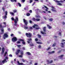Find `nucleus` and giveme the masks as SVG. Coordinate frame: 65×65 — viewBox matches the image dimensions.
I'll return each instance as SVG.
<instances>
[{
	"label": "nucleus",
	"instance_id": "f257e3e1",
	"mask_svg": "<svg viewBox=\"0 0 65 65\" xmlns=\"http://www.w3.org/2000/svg\"><path fill=\"white\" fill-rule=\"evenodd\" d=\"M23 22L24 23V24L25 25L24 26V28L25 30L26 29H28V27L27 25L28 24V21L27 20H25V19H23Z\"/></svg>",
	"mask_w": 65,
	"mask_h": 65
},
{
	"label": "nucleus",
	"instance_id": "f03ea898",
	"mask_svg": "<svg viewBox=\"0 0 65 65\" xmlns=\"http://www.w3.org/2000/svg\"><path fill=\"white\" fill-rule=\"evenodd\" d=\"M11 19L12 21H14V23H15L14 25L17 27L18 26V24H17L18 23V22H19V18L17 17H16L15 18V19L13 17H12Z\"/></svg>",
	"mask_w": 65,
	"mask_h": 65
},
{
	"label": "nucleus",
	"instance_id": "7ed1b4c3",
	"mask_svg": "<svg viewBox=\"0 0 65 65\" xmlns=\"http://www.w3.org/2000/svg\"><path fill=\"white\" fill-rule=\"evenodd\" d=\"M17 40H18L17 38L15 37H13L12 39V41H13L14 42H15V41H17Z\"/></svg>",
	"mask_w": 65,
	"mask_h": 65
},
{
	"label": "nucleus",
	"instance_id": "20e7f679",
	"mask_svg": "<svg viewBox=\"0 0 65 65\" xmlns=\"http://www.w3.org/2000/svg\"><path fill=\"white\" fill-rule=\"evenodd\" d=\"M26 35L27 37H29V38H31L32 36L31 34L30 33H29L28 34L26 33Z\"/></svg>",
	"mask_w": 65,
	"mask_h": 65
},
{
	"label": "nucleus",
	"instance_id": "39448f33",
	"mask_svg": "<svg viewBox=\"0 0 65 65\" xmlns=\"http://www.w3.org/2000/svg\"><path fill=\"white\" fill-rule=\"evenodd\" d=\"M32 20L33 21H35V22H36V21L37 22H38V21H40V19H35V18H33Z\"/></svg>",
	"mask_w": 65,
	"mask_h": 65
},
{
	"label": "nucleus",
	"instance_id": "423d86ee",
	"mask_svg": "<svg viewBox=\"0 0 65 65\" xmlns=\"http://www.w3.org/2000/svg\"><path fill=\"white\" fill-rule=\"evenodd\" d=\"M47 62L48 64H51L53 62V60H51L50 61L49 60H47Z\"/></svg>",
	"mask_w": 65,
	"mask_h": 65
},
{
	"label": "nucleus",
	"instance_id": "0eeeda50",
	"mask_svg": "<svg viewBox=\"0 0 65 65\" xmlns=\"http://www.w3.org/2000/svg\"><path fill=\"white\" fill-rule=\"evenodd\" d=\"M20 41H22V43L23 44L25 45L26 44L25 43V42L24 41V40L22 39H20L19 40Z\"/></svg>",
	"mask_w": 65,
	"mask_h": 65
},
{
	"label": "nucleus",
	"instance_id": "6e6552de",
	"mask_svg": "<svg viewBox=\"0 0 65 65\" xmlns=\"http://www.w3.org/2000/svg\"><path fill=\"white\" fill-rule=\"evenodd\" d=\"M7 61H6V59H4V60H2V63L4 64L5 63H7Z\"/></svg>",
	"mask_w": 65,
	"mask_h": 65
},
{
	"label": "nucleus",
	"instance_id": "1a4fd4ad",
	"mask_svg": "<svg viewBox=\"0 0 65 65\" xmlns=\"http://www.w3.org/2000/svg\"><path fill=\"white\" fill-rule=\"evenodd\" d=\"M1 31L2 32L1 33V34H3L4 33V29L2 28Z\"/></svg>",
	"mask_w": 65,
	"mask_h": 65
},
{
	"label": "nucleus",
	"instance_id": "9d476101",
	"mask_svg": "<svg viewBox=\"0 0 65 65\" xmlns=\"http://www.w3.org/2000/svg\"><path fill=\"white\" fill-rule=\"evenodd\" d=\"M2 54H3V53H4V51H5V49L4 47H3L2 49Z\"/></svg>",
	"mask_w": 65,
	"mask_h": 65
},
{
	"label": "nucleus",
	"instance_id": "9b49d317",
	"mask_svg": "<svg viewBox=\"0 0 65 65\" xmlns=\"http://www.w3.org/2000/svg\"><path fill=\"white\" fill-rule=\"evenodd\" d=\"M4 37H5L6 38H7V37H8V36L7 34H5L4 35Z\"/></svg>",
	"mask_w": 65,
	"mask_h": 65
},
{
	"label": "nucleus",
	"instance_id": "f8f14e48",
	"mask_svg": "<svg viewBox=\"0 0 65 65\" xmlns=\"http://www.w3.org/2000/svg\"><path fill=\"white\" fill-rule=\"evenodd\" d=\"M51 10L52 11H53L54 12H57V11L55 9V8L54 9H51Z\"/></svg>",
	"mask_w": 65,
	"mask_h": 65
},
{
	"label": "nucleus",
	"instance_id": "ddd939ff",
	"mask_svg": "<svg viewBox=\"0 0 65 65\" xmlns=\"http://www.w3.org/2000/svg\"><path fill=\"white\" fill-rule=\"evenodd\" d=\"M47 27L48 28V29H52V26H51L50 25H47Z\"/></svg>",
	"mask_w": 65,
	"mask_h": 65
},
{
	"label": "nucleus",
	"instance_id": "4468645a",
	"mask_svg": "<svg viewBox=\"0 0 65 65\" xmlns=\"http://www.w3.org/2000/svg\"><path fill=\"white\" fill-rule=\"evenodd\" d=\"M46 27L45 26H44L43 28V31L44 32H46Z\"/></svg>",
	"mask_w": 65,
	"mask_h": 65
},
{
	"label": "nucleus",
	"instance_id": "2eb2a0df",
	"mask_svg": "<svg viewBox=\"0 0 65 65\" xmlns=\"http://www.w3.org/2000/svg\"><path fill=\"white\" fill-rule=\"evenodd\" d=\"M20 52V50H17V52H16V55H18Z\"/></svg>",
	"mask_w": 65,
	"mask_h": 65
},
{
	"label": "nucleus",
	"instance_id": "dca6fc26",
	"mask_svg": "<svg viewBox=\"0 0 65 65\" xmlns=\"http://www.w3.org/2000/svg\"><path fill=\"white\" fill-rule=\"evenodd\" d=\"M27 53L28 55H29V56H31V54L29 52H27Z\"/></svg>",
	"mask_w": 65,
	"mask_h": 65
},
{
	"label": "nucleus",
	"instance_id": "f3484780",
	"mask_svg": "<svg viewBox=\"0 0 65 65\" xmlns=\"http://www.w3.org/2000/svg\"><path fill=\"white\" fill-rule=\"evenodd\" d=\"M18 63L19 65H23V63H20L19 61H18Z\"/></svg>",
	"mask_w": 65,
	"mask_h": 65
},
{
	"label": "nucleus",
	"instance_id": "a211bd4d",
	"mask_svg": "<svg viewBox=\"0 0 65 65\" xmlns=\"http://www.w3.org/2000/svg\"><path fill=\"white\" fill-rule=\"evenodd\" d=\"M10 13L11 15H13L14 14V13L13 12H10Z\"/></svg>",
	"mask_w": 65,
	"mask_h": 65
},
{
	"label": "nucleus",
	"instance_id": "6ab92c4d",
	"mask_svg": "<svg viewBox=\"0 0 65 65\" xmlns=\"http://www.w3.org/2000/svg\"><path fill=\"white\" fill-rule=\"evenodd\" d=\"M13 11L14 13H15L17 12V10H13Z\"/></svg>",
	"mask_w": 65,
	"mask_h": 65
},
{
	"label": "nucleus",
	"instance_id": "aec40b11",
	"mask_svg": "<svg viewBox=\"0 0 65 65\" xmlns=\"http://www.w3.org/2000/svg\"><path fill=\"white\" fill-rule=\"evenodd\" d=\"M10 1L12 2H13L14 1V2H17V0H10Z\"/></svg>",
	"mask_w": 65,
	"mask_h": 65
},
{
	"label": "nucleus",
	"instance_id": "412c9836",
	"mask_svg": "<svg viewBox=\"0 0 65 65\" xmlns=\"http://www.w3.org/2000/svg\"><path fill=\"white\" fill-rule=\"evenodd\" d=\"M63 56H64V55L62 54L59 56V57L60 58H62V57H63Z\"/></svg>",
	"mask_w": 65,
	"mask_h": 65
},
{
	"label": "nucleus",
	"instance_id": "4be33fe9",
	"mask_svg": "<svg viewBox=\"0 0 65 65\" xmlns=\"http://www.w3.org/2000/svg\"><path fill=\"white\" fill-rule=\"evenodd\" d=\"M29 29V30H33V28L32 27H30Z\"/></svg>",
	"mask_w": 65,
	"mask_h": 65
},
{
	"label": "nucleus",
	"instance_id": "5701e85b",
	"mask_svg": "<svg viewBox=\"0 0 65 65\" xmlns=\"http://www.w3.org/2000/svg\"><path fill=\"white\" fill-rule=\"evenodd\" d=\"M37 43H38V44H42V42H37Z\"/></svg>",
	"mask_w": 65,
	"mask_h": 65
},
{
	"label": "nucleus",
	"instance_id": "b1692460",
	"mask_svg": "<svg viewBox=\"0 0 65 65\" xmlns=\"http://www.w3.org/2000/svg\"><path fill=\"white\" fill-rule=\"evenodd\" d=\"M18 5H19V7H21V6H22V5H21V4H20V3H18Z\"/></svg>",
	"mask_w": 65,
	"mask_h": 65
},
{
	"label": "nucleus",
	"instance_id": "393cba45",
	"mask_svg": "<svg viewBox=\"0 0 65 65\" xmlns=\"http://www.w3.org/2000/svg\"><path fill=\"white\" fill-rule=\"evenodd\" d=\"M57 5H59L60 6H62V4L61 3H58L57 4Z\"/></svg>",
	"mask_w": 65,
	"mask_h": 65
},
{
	"label": "nucleus",
	"instance_id": "a878e982",
	"mask_svg": "<svg viewBox=\"0 0 65 65\" xmlns=\"http://www.w3.org/2000/svg\"><path fill=\"white\" fill-rule=\"evenodd\" d=\"M26 15L27 16V17H29V16H30V13H27L26 14Z\"/></svg>",
	"mask_w": 65,
	"mask_h": 65
},
{
	"label": "nucleus",
	"instance_id": "bb28decb",
	"mask_svg": "<svg viewBox=\"0 0 65 65\" xmlns=\"http://www.w3.org/2000/svg\"><path fill=\"white\" fill-rule=\"evenodd\" d=\"M4 28V27L2 26V25L0 24V28L1 29V28Z\"/></svg>",
	"mask_w": 65,
	"mask_h": 65
},
{
	"label": "nucleus",
	"instance_id": "cd10ccee",
	"mask_svg": "<svg viewBox=\"0 0 65 65\" xmlns=\"http://www.w3.org/2000/svg\"><path fill=\"white\" fill-rule=\"evenodd\" d=\"M49 20L50 22H52V21H53V18H51L49 19Z\"/></svg>",
	"mask_w": 65,
	"mask_h": 65
},
{
	"label": "nucleus",
	"instance_id": "c85d7f7f",
	"mask_svg": "<svg viewBox=\"0 0 65 65\" xmlns=\"http://www.w3.org/2000/svg\"><path fill=\"white\" fill-rule=\"evenodd\" d=\"M7 54H8L7 52H5L4 55V57H5V56H6V55Z\"/></svg>",
	"mask_w": 65,
	"mask_h": 65
},
{
	"label": "nucleus",
	"instance_id": "c756f323",
	"mask_svg": "<svg viewBox=\"0 0 65 65\" xmlns=\"http://www.w3.org/2000/svg\"><path fill=\"white\" fill-rule=\"evenodd\" d=\"M38 47L40 49L41 48V46L40 45H39L38 46Z\"/></svg>",
	"mask_w": 65,
	"mask_h": 65
},
{
	"label": "nucleus",
	"instance_id": "7c9ffc66",
	"mask_svg": "<svg viewBox=\"0 0 65 65\" xmlns=\"http://www.w3.org/2000/svg\"><path fill=\"white\" fill-rule=\"evenodd\" d=\"M38 38H41V35H39V34L38 35Z\"/></svg>",
	"mask_w": 65,
	"mask_h": 65
},
{
	"label": "nucleus",
	"instance_id": "2f4dec72",
	"mask_svg": "<svg viewBox=\"0 0 65 65\" xmlns=\"http://www.w3.org/2000/svg\"><path fill=\"white\" fill-rule=\"evenodd\" d=\"M7 15H5L4 17V18L5 19H6L7 18Z\"/></svg>",
	"mask_w": 65,
	"mask_h": 65
},
{
	"label": "nucleus",
	"instance_id": "473e14b6",
	"mask_svg": "<svg viewBox=\"0 0 65 65\" xmlns=\"http://www.w3.org/2000/svg\"><path fill=\"white\" fill-rule=\"evenodd\" d=\"M56 2H57V3H61V1H58L56 0Z\"/></svg>",
	"mask_w": 65,
	"mask_h": 65
},
{
	"label": "nucleus",
	"instance_id": "72a5a7b5",
	"mask_svg": "<svg viewBox=\"0 0 65 65\" xmlns=\"http://www.w3.org/2000/svg\"><path fill=\"white\" fill-rule=\"evenodd\" d=\"M27 40L29 41H30L31 40H32V39L30 38V39H28Z\"/></svg>",
	"mask_w": 65,
	"mask_h": 65
},
{
	"label": "nucleus",
	"instance_id": "f704fd0d",
	"mask_svg": "<svg viewBox=\"0 0 65 65\" xmlns=\"http://www.w3.org/2000/svg\"><path fill=\"white\" fill-rule=\"evenodd\" d=\"M33 0H29V3H31L32 2Z\"/></svg>",
	"mask_w": 65,
	"mask_h": 65
},
{
	"label": "nucleus",
	"instance_id": "c9c22d12",
	"mask_svg": "<svg viewBox=\"0 0 65 65\" xmlns=\"http://www.w3.org/2000/svg\"><path fill=\"white\" fill-rule=\"evenodd\" d=\"M30 46H34V44H30Z\"/></svg>",
	"mask_w": 65,
	"mask_h": 65
},
{
	"label": "nucleus",
	"instance_id": "e433bc0d",
	"mask_svg": "<svg viewBox=\"0 0 65 65\" xmlns=\"http://www.w3.org/2000/svg\"><path fill=\"white\" fill-rule=\"evenodd\" d=\"M5 15H7V11H6L5 12Z\"/></svg>",
	"mask_w": 65,
	"mask_h": 65
},
{
	"label": "nucleus",
	"instance_id": "4c0bfd02",
	"mask_svg": "<svg viewBox=\"0 0 65 65\" xmlns=\"http://www.w3.org/2000/svg\"><path fill=\"white\" fill-rule=\"evenodd\" d=\"M38 41V39L37 38H36L35 39V41Z\"/></svg>",
	"mask_w": 65,
	"mask_h": 65
},
{
	"label": "nucleus",
	"instance_id": "58836bf2",
	"mask_svg": "<svg viewBox=\"0 0 65 65\" xmlns=\"http://www.w3.org/2000/svg\"><path fill=\"white\" fill-rule=\"evenodd\" d=\"M17 43L18 44H19L20 43H21V42L20 41H18L17 42Z\"/></svg>",
	"mask_w": 65,
	"mask_h": 65
},
{
	"label": "nucleus",
	"instance_id": "ea45409f",
	"mask_svg": "<svg viewBox=\"0 0 65 65\" xmlns=\"http://www.w3.org/2000/svg\"><path fill=\"white\" fill-rule=\"evenodd\" d=\"M34 25H35V27H38V25L37 24H35Z\"/></svg>",
	"mask_w": 65,
	"mask_h": 65
},
{
	"label": "nucleus",
	"instance_id": "a19ab883",
	"mask_svg": "<svg viewBox=\"0 0 65 65\" xmlns=\"http://www.w3.org/2000/svg\"><path fill=\"white\" fill-rule=\"evenodd\" d=\"M51 47H48L47 48V51H48L49 50H50V49H51Z\"/></svg>",
	"mask_w": 65,
	"mask_h": 65
},
{
	"label": "nucleus",
	"instance_id": "79ce46f5",
	"mask_svg": "<svg viewBox=\"0 0 65 65\" xmlns=\"http://www.w3.org/2000/svg\"><path fill=\"white\" fill-rule=\"evenodd\" d=\"M56 46V44L55 43H54V44H53L52 45V46Z\"/></svg>",
	"mask_w": 65,
	"mask_h": 65
},
{
	"label": "nucleus",
	"instance_id": "37998d69",
	"mask_svg": "<svg viewBox=\"0 0 65 65\" xmlns=\"http://www.w3.org/2000/svg\"><path fill=\"white\" fill-rule=\"evenodd\" d=\"M2 10L4 12V11H5V8H3Z\"/></svg>",
	"mask_w": 65,
	"mask_h": 65
},
{
	"label": "nucleus",
	"instance_id": "c03bdc74",
	"mask_svg": "<svg viewBox=\"0 0 65 65\" xmlns=\"http://www.w3.org/2000/svg\"><path fill=\"white\" fill-rule=\"evenodd\" d=\"M19 57L21 58H22L23 57V55H19Z\"/></svg>",
	"mask_w": 65,
	"mask_h": 65
},
{
	"label": "nucleus",
	"instance_id": "a18cd8bd",
	"mask_svg": "<svg viewBox=\"0 0 65 65\" xmlns=\"http://www.w3.org/2000/svg\"><path fill=\"white\" fill-rule=\"evenodd\" d=\"M25 0H22L21 1V2H23V3H24V2H25Z\"/></svg>",
	"mask_w": 65,
	"mask_h": 65
},
{
	"label": "nucleus",
	"instance_id": "49530a36",
	"mask_svg": "<svg viewBox=\"0 0 65 65\" xmlns=\"http://www.w3.org/2000/svg\"><path fill=\"white\" fill-rule=\"evenodd\" d=\"M61 51L60 50L57 53H58V54H60V53H61Z\"/></svg>",
	"mask_w": 65,
	"mask_h": 65
},
{
	"label": "nucleus",
	"instance_id": "de8ad7c7",
	"mask_svg": "<svg viewBox=\"0 0 65 65\" xmlns=\"http://www.w3.org/2000/svg\"><path fill=\"white\" fill-rule=\"evenodd\" d=\"M29 23L30 24H32V21L31 20H29Z\"/></svg>",
	"mask_w": 65,
	"mask_h": 65
},
{
	"label": "nucleus",
	"instance_id": "09e8293b",
	"mask_svg": "<svg viewBox=\"0 0 65 65\" xmlns=\"http://www.w3.org/2000/svg\"><path fill=\"white\" fill-rule=\"evenodd\" d=\"M9 56L10 57H12V55L11 54H10L9 55Z\"/></svg>",
	"mask_w": 65,
	"mask_h": 65
},
{
	"label": "nucleus",
	"instance_id": "8fccbe9b",
	"mask_svg": "<svg viewBox=\"0 0 65 65\" xmlns=\"http://www.w3.org/2000/svg\"><path fill=\"white\" fill-rule=\"evenodd\" d=\"M48 9H45V11H48Z\"/></svg>",
	"mask_w": 65,
	"mask_h": 65
},
{
	"label": "nucleus",
	"instance_id": "3c124183",
	"mask_svg": "<svg viewBox=\"0 0 65 65\" xmlns=\"http://www.w3.org/2000/svg\"><path fill=\"white\" fill-rule=\"evenodd\" d=\"M29 12L31 13H32V11L31 10H30L29 11Z\"/></svg>",
	"mask_w": 65,
	"mask_h": 65
},
{
	"label": "nucleus",
	"instance_id": "603ef678",
	"mask_svg": "<svg viewBox=\"0 0 65 65\" xmlns=\"http://www.w3.org/2000/svg\"><path fill=\"white\" fill-rule=\"evenodd\" d=\"M44 7L45 8H46V9H48V8L46 7V6H44Z\"/></svg>",
	"mask_w": 65,
	"mask_h": 65
},
{
	"label": "nucleus",
	"instance_id": "864d4df0",
	"mask_svg": "<svg viewBox=\"0 0 65 65\" xmlns=\"http://www.w3.org/2000/svg\"><path fill=\"white\" fill-rule=\"evenodd\" d=\"M44 18V19L45 20H47V19H46V18H45V17H43Z\"/></svg>",
	"mask_w": 65,
	"mask_h": 65
},
{
	"label": "nucleus",
	"instance_id": "5fc2aeb1",
	"mask_svg": "<svg viewBox=\"0 0 65 65\" xmlns=\"http://www.w3.org/2000/svg\"><path fill=\"white\" fill-rule=\"evenodd\" d=\"M54 53H55V51H53L51 52V53L52 54H54Z\"/></svg>",
	"mask_w": 65,
	"mask_h": 65
},
{
	"label": "nucleus",
	"instance_id": "6e6d98bb",
	"mask_svg": "<svg viewBox=\"0 0 65 65\" xmlns=\"http://www.w3.org/2000/svg\"><path fill=\"white\" fill-rule=\"evenodd\" d=\"M41 33L42 34H44V32H43V31H41Z\"/></svg>",
	"mask_w": 65,
	"mask_h": 65
},
{
	"label": "nucleus",
	"instance_id": "4d7b16f0",
	"mask_svg": "<svg viewBox=\"0 0 65 65\" xmlns=\"http://www.w3.org/2000/svg\"><path fill=\"white\" fill-rule=\"evenodd\" d=\"M32 27L33 28H35V25H33L32 26Z\"/></svg>",
	"mask_w": 65,
	"mask_h": 65
},
{
	"label": "nucleus",
	"instance_id": "13d9d810",
	"mask_svg": "<svg viewBox=\"0 0 65 65\" xmlns=\"http://www.w3.org/2000/svg\"><path fill=\"white\" fill-rule=\"evenodd\" d=\"M36 3L35 2H34L32 4V6H33Z\"/></svg>",
	"mask_w": 65,
	"mask_h": 65
},
{
	"label": "nucleus",
	"instance_id": "bf43d9fd",
	"mask_svg": "<svg viewBox=\"0 0 65 65\" xmlns=\"http://www.w3.org/2000/svg\"><path fill=\"white\" fill-rule=\"evenodd\" d=\"M48 54H52V52H48Z\"/></svg>",
	"mask_w": 65,
	"mask_h": 65
},
{
	"label": "nucleus",
	"instance_id": "052dcab7",
	"mask_svg": "<svg viewBox=\"0 0 65 65\" xmlns=\"http://www.w3.org/2000/svg\"><path fill=\"white\" fill-rule=\"evenodd\" d=\"M22 60L23 62H25V61H26V60H24V59H22Z\"/></svg>",
	"mask_w": 65,
	"mask_h": 65
},
{
	"label": "nucleus",
	"instance_id": "680f3d73",
	"mask_svg": "<svg viewBox=\"0 0 65 65\" xmlns=\"http://www.w3.org/2000/svg\"><path fill=\"white\" fill-rule=\"evenodd\" d=\"M36 29L37 30L39 29V28L38 27H36Z\"/></svg>",
	"mask_w": 65,
	"mask_h": 65
},
{
	"label": "nucleus",
	"instance_id": "e2e57ef3",
	"mask_svg": "<svg viewBox=\"0 0 65 65\" xmlns=\"http://www.w3.org/2000/svg\"><path fill=\"white\" fill-rule=\"evenodd\" d=\"M34 65H38V63H35L34 64Z\"/></svg>",
	"mask_w": 65,
	"mask_h": 65
},
{
	"label": "nucleus",
	"instance_id": "0e129e2a",
	"mask_svg": "<svg viewBox=\"0 0 65 65\" xmlns=\"http://www.w3.org/2000/svg\"><path fill=\"white\" fill-rule=\"evenodd\" d=\"M23 52H21V55H23Z\"/></svg>",
	"mask_w": 65,
	"mask_h": 65
},
{
	"label": "nucleus",
	"instance_id": "69168bd1",
	"mask_svg": "<svg viewBox=\"0 0 65 65\" xmlns=\"http://www.w3.org/2000/svg\"><path fill=\"white\" fill-rule=\"evenodd\" d=\"M59 34L60 36H61V32H59Z\"/></svg>",
	"mask_w": 65,
	"mask_h": 65
},
{
	"label": "nucleus",
	"instance_id": "338daca9",
	"mask_svg": "<svg viewBox=\"0 0 65 65\" xmlns=\"http://www.w3.org/2000/svg\"><path fill=\"white\" fill-rule=\"evenodd\" d=\"M14 35L13 34H11V36H13Z\"/></svg>",
	"mask_w": 65,
	"mask_h": 65
},
{
	"label": "nucleus",
	"instance_id": "774afa93",
	"mask_svg": "<svg viewBox=\"0 0 65 65\" xmlns=\"http://www.w3.org/2000/svg\"><path fill=\"white\" fill-rule=\"evenodd\" d=\"M62 24H63V25H65V22H62Z\"/></svg>",
	"mask_w": 65,
	"mask_h": 65
}]
</instances>
